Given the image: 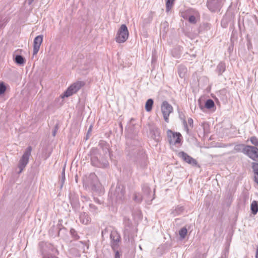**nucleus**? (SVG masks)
Here are the masks:
<instances>
[{
	"instance_id": "obj_7",
	"label": "nucleus",
	"mask_w": 258,
	"mask_h": 258,
	"mask_svg": "<svg viewBox=\"0 0 258 258\" xmlns=\"http://www.w3.org/2000/svg\"><path fill=\"white\" fill-rule=\"evenodd\" d=\"M85 83L83 81H77L72 84L64 92L63 97H68L76 93L81 87L84 86Z\"/></svg>"
},
{
	"instance_id": "obj_9",
	"label": "nucleus",
	"mask_w": 258,
	"mask_h": 258,
	"mask_svg": "<svg viewBox=\"0 0 258 258\" xmlns=\"http://www.w3.org/2000/svg\"><path fill=\"white\" fill-rule=\"evenodd\" d=\"M136 163L140 168L144 169L148 164L147 157L145 152L143 150H138Z\"/></svg>"
},
{
	"instance_id": "obj_8",
	"label": "nucleus",
	"mask_w": 258,
	"mask_h": 258,
	"mask_svg": "<svg viewBox=\"0 0 258 258\" xmlns=\"http://www.w3.org/2000/svg\"><path fill=\"white\" fill-rule=\"evenodd\" d=\"M161 111L163 118L166 122H169V116L170 114L173 112V107L167 101H163L161 106Z\"/></svg>"
},
{
	"instance_id": "obj_34",
	"label": "nucleus",
	"mask_w": 258,
	"mask_h": 258,
	"mask_svg": "<svg viewBox=\"0 0 258 258\" xmlns=\"http://www.w3.org/2000/svg\"><path fill=\"white\" fill-rule=\"evenodd\" d=\"M15 62L19 64H23L24 62L23 57L21 55H17L15 57Z\"/></svg>"
},
{
	"instance_id": "obj_21",
	"label": "nucleus",
	"mask_w": 258,
	"mask_h": 258,
	"mask_svg": "<svg viewBox=\"0 0 258 258\" xmlns=\"http://www.w3.org/2000/svg\"><path fill=\"white\" fill-rule=\"evenodd\" d=\"M179 117L181 120H182L184 128H185V131H186L187 133L188 134L189 132V129L188 128L187 122L185 120V115L182 112H179Z\"/></svg>"
},
{
	"instance_id": "obj_20",
	"label": "nucleus",
	"mask_w": 258,
	"mask_h": 258,
	"mask_svg": "<svg viewBox=\"0 0 258 258\" xmlns=\"http://www.w3.org/2000/svg\"><path fill=\"white\" fill-rule=\"evenodd\" d=\"M187 73V69L185 66H179L178 68V73L179 77L181 78L185 77Z\"/></svg>"
},
{
	"instance_id": "obj_39",
	"label": "nucleus",
	"mask_w": 258,
	"mask_h": 258,
	"mask_svg": "<svg viewBox=\"0 0 258 258\" xmlns=\"http://www.w3.org/2000/svg\"><path fill=\"white\" fill-rule=\"evenodd\" d=\"M183 210L184 208L182 206H177L175 211L177 214H179L183 211Z\"/></svg>"
},
{
	"instance_id": "obj_51",
	"label": "nucleus",
	"mask_w": 258,
	"mask_h": 258,
	"mask_svg": "<svg viewBox=\"0 0 258 258\" xmlns=\"http://www.w3.org/2000/svg\"><path fill=\"white\" fill-rule=\"evenodd\" d=\"M182 17L184 18V19H187V17H185L184 15H183V14L182 15Z\"/></svg>"
},
{
	"instance_id": "obj_4",
	"label": "nucleus",
	"mask_w": 258,
	"mask_h": 258,
	"mask_svg": "<svg viewBox=\"0 0 258 258\" xmlns=\"http://www.w3.org/2000/svg\"><path fill=\"white\" fill-rule=\"evenodd\" d=\"M32 149L31 146L28 147L20 159L18 165V167L19 169L18 171V174H20L28 164Z\"/></svg>"
},
{
	"instance_id": "obj_10",
	"label": "nucleus",
	"mask_w": 258,
	"mask_h": 258,
	"mask_svg": "<svg viewBox=\"0 0 258 258\" xmlns=\"http://www.w3.org/2000/svg\"><path fill=\"white\" fill-rule=\"evenodd\" d=\"M167 134L170 144L176 145L181 143V135L179 133H174L171 130H168Z\"/></svg>"
},
{
	"instance_id": "obj_6",
	"label": "nucleus",
	"mask_w": 258,
	"mask_h": 258,
	"mask_svg": "<svg viewBox=\"0 0 258 258\" xmlns=\"http://www.w3.org/2000/svg\"><path fill=\"white\" fill-rule=\"evenodd\" d=\"M125 187L121 184H118L115 189L111 188V197L115 199L116 201H122L124 197Z\"/></svg>"
},
{
	"instance_id": "obj_41",
	"label": "nucleus",
	"mask_w": 258,
	"mask_h": 258,
	"mask_svg": "<svg viewBox=\"0 0 258 258\" xmlns=\"http://www.w3.org/2000/svg\"><path fill=\"white\" fill-rule=\"evenodd\" d=\"M188 123L189 126H190L192 128L194 127V121L191 118H189L188 119Z\"/></svg>"
},
{
	"instance_id": "obj_52",
	"label": "nucleus",
	"mask_w": 258,
	"mask_h": 258,
	"mask_svg": "<svg viewBox=\"0 0 258 258\" xmlns=\"http://www.w3.org/2000/svg\"><path fill=\"white\" fill-rule=\"evenodd\" d=\"M191 10H188L187 11H188V12L189 13H190V12H191Z\"/></svg>"
},
{
	"instance_id": "obj_36",
	"label": "nucleus",
	"mask_w": 258,
	"mask_h": 258,
	"mask_svg": "<svg viewBox=\"0 0 258 258\" xmlns=\"http://www.w3.org/2000/svg\"><path fill=\"white\" fill-rule=\"evenodd\" d=\"M143 191L146 195H149L151 192V189L147 185H144L143 186Z\"/></svg>"
},
{
	"instance_id": "obj_15",
	"label": "nucleus",
	"mask_w": 258,
	"mask_h": 258,
	"mask_svg": "<svg viewBox=\"0 0 258 258\" xmlns=\"http://www.w3.org/2000/svg\"><path fill=\"white\" fill-rule=\"evenodd\" d=\"M99 146L104 152V156L107 157V155L111 158V152L109 150V144L104 141H100L99 143Z\"/></svg>"
},
{
	"instance_id": "obj_32",
	"label": "nucleus",
	"mask_w": 258,
	"mask_h": 258,
	"mask_svg": "<svg viewBox=\"0 0 258 258\" xmlns=\"http://www.w3.org/2000/svg\"><path fill=\"white\" fill-rule=\"evenodd\" d=\"M64 172H65V167H64L62 169L61 176L60 178V182H61V185H60L61 188L62 187L63 183L64 182V181H65V173Z\"/></svg>"
},
{
	"instance_id": "obj_46",
	"label": "nucleus",
	"mask_w": 258,
	"mask_h": 258,
	"mask_svg": "<svg viewBox=\"0 0 258 258\" xmlns=\"http://www.w3.org/2000/svg\"><path fill=\"white\" fill-rule=\"evenodd\" d=\"M94 201L95 202L100 204L99 200L97 198H94Z\"/></svg>"
},
{
	"instance_id": "obj_11",
	"label": "nucleus",
	"mask_w": 258,
	"mask_h": 258,
	"mask_svg": "<svg viewBox=\"0 0 258 258\" xmlns=\"http://www.w3.org/2000/svg\"><path fill=\"white\" fill-rule=\"evenodd\" d=\"M247 148L244 154L253 161L258 162L257 147L248 145Z\"/></svg>"
},
{
	"instance_id": "obj_31",
	"label": "nucleus",
	"mask_w": 258,
	"mask_h": 258,
	"mask_svg": "<svg viewBox=\"0 0 258 258\" xmlns=\"http://www.w3.org/2000/svg\"><path fill=\"white\" fill-rule=\"evenodd\" d=\"M70 234L75 240H78L80 238V236L78 235L77 231L73 228L71 229Z\"/></svg>"
},
{
	"instance_id": "obj_35",
	"label": "nucleus",
	"mask_w": 258,
	"mask_h": 258,
	"mask_svg": "<svg viewBox=\"0 0 258 258\" xmlns=\"http://www.w3.org/2000/svg\"><path fill=\"white\" fill-rule=\"evenodd\" d=\"M250 141L254 146L258 147V139L255 137H252L250 138Z\"/></svg>"
},
{
	"instance_id": "obj_25",
	"label": "nucleus",
	"mask_w": 258,
	"mask_h": 258,
	"mask_svg": "<svg viewBox=\"0 0 258 258\" xmlns=\"http://www.w3.org/2000/svg\"><path fill=\"white\" fill-rule=\"evenodd\" d=\"M187 233V230L185 227H182L179 231V235L181 239H184L186 236Z\"/></svg>"
},
{
	"instance_id": "obj_17",
	"label": "nucleus",
	"mask_w": 258,
	"mask_h": 258,
	"mask_svg": "<svg viewBox=\"0 0 258 258\" xmlns=\"http://www.w3.org/2000/svg\"><path fill=\"white\" fill-rule=\"evenodd\" d=\"M79 218L80 222L85 225L88 224L91 221L90 217L89 216L87 213L84 212H82L80 215Z\"/></svg>"
},
{
	"instance_id": "obj_33",
	"label": "nucleus",
	"mask_w": 258,
	"mask_h": 258,
	"mask_svg": "<svg viewBox=\"0 0 258 258\" xmlns=\"http://www.w3.org/2000/svg\"><path fill=\"white\" fill-rule=\"evenodd\" d=\"M252 169L254 174L258 176V162H252Z\"/></svg>"
},
{
	"instance_id": "obj_38",
	"label": "nucleus",
	"mask_w": 258,
	"mask_h": 258,
	"mask_svg": "<svg viewBox=\"0 0 258 258\" xmlns=\"http://www.w3.org/2000/svg\"><path fill=\"white\" fill-rule=\"evenodd\" d=\"M111 248L112 250L114 251L116 250H118L117 248L118 247V242H111Z\"/></svg>"
},
{
	"instance_id": "obj_13",
	"label": "nucleus",
	"mask_w": 258,
	"mask_h": 258,
	"mask_svg": "<svg viewBox=\"0 0 258 258\" xmlns=\"http://www.w3.org/2000/svg\"><path fill=\"white\" fill-rule=\"evenodd\" d=\"M43 41V36L38 35L34 38L33 41V54H36L39 50Z\"/></svg>"
},
{
	"instance_id": "obj_12",
	"label": "nucleus",
	"mask_w": 258,
	"mask_h": 258,
	"mask_svg": "<svg viewBox=\"0 0 258 258\" xmlns=\"http://www.w3.org/2000/svg\"><path fill=\"white\" fill-rule=\"evenodd\" d=\"M178 156L184 162L189 164L195 166H196L198 164V162L196 159H194L183 151L180 152L178 153Z\"/></svg>"
},
{
	"instance_id": "obj_16",
	"label": "nucleus",
	"mask_w": 258,
	"mask_h": 258,
	"mask_svg": "<svg viewBox=\"0 0 258 258\" xmlns=\"http://www.w3.org/2000/svg\"><path fill=\"white\" fill-rule=\"evenodd\" d=\"M70 201L73 208L75 210H78L80 208V203L78 198L75 195L71 194L70 195Z\"/></svg>"
},
{
	"instance_id": "obj_23",
	"label": "nucleus",
	"mask_w": 258,
	"mask_h": 258,
	"mask_svg": "<svg viewBox=\"0 0 258 258\" xmlns=\"http://www.w3.org/2000/svg\"><path fill=\"white\" fill-rule=\"evenodd\" d=\"M153 103L154 100L152 99L147 100L145 104V109L147 112H150L152 110Z\"/></svg>"
},
{
	"instance_id": "obj_43",
	"label": "nucleus",
	"mask_w": 258,
	"mask_h": 258,
	"mask_svg": "<svg viewBox=\"0 0 258 258\" xmlns=\"http://www.w3.org/2000/svg\"><path fill=\"white\" fill-rule=\"evenodd\" d=\"M92 126L91 125L88 130L87 134V138H88V135L90 134V133L91 132V131H92Z\"/></svg>"
},
{
	"instance_id": "obj_29",
	"label": "nucleus",
	"mask_w": 258,
	"mask_h": 258,
	"mask_svg": "<svg viewBox=\"0 0 258 258\" xmlns=\"http://www.w3.org/2000/svg\"><path fill=\"white\" fill-rule=\"evenodd\" d=\"M225 71V66H217L216 71L218 75H221Z\"/></svg>"
},
{
	"instance_id": "obj_24",
	"label": "nucleus",
	"mask_w": 258,
	"mask_h": 258,
	"mask_svg": "<svg viewBox=\"0 0 258 258\" xmlns=\"http://www.w3.org/2000/svg\"><path fill=\"white\" fill-rule=\"evenodd\" d=\"M215 106L214 102L211 99L206 100L205 103V107L207 109H211Z\"/></svg>"
},
{
	"instance_id": "obj_42",
	"label": "nucleus",
	"mask_w": 258,
	"mask_h": 258,
	"mask_svg": "<svg viewBox=\"0 0 258 258\" xmlns=\"http://www.w3.org/2000/svg\"><path fill=\"white\" fill-rule=\"evenodd\" d=\"M115 252V256L114 258H120V254L118 250H116L114 251Z\"/></svg>"
},
{
	"instance_id": "obj_28",
	"label": "nucleus",
	"mask_w": 258,
	"mask_h": 258,
	"mask_svg": "<svg viewBox=\"0 0 258 258\" xmlns=\"http://www.w3.org/2000/svg\"><path fill=\"white\" fill-rule=\"evenodd\" d=\"M199 17V14L198 13H195V15H191L189 17L188 21L190 23L192 24H195L197 22L196 17Z\"/></svg>"
},
{
	"instance_id": "obj_53",
	"label": "nucleus",
	"mask_w": 258,
	"mask_h": 258,
	"mask_svg": "<svg viewBox=\"0 0 258 258\" xmlns=\"http://www.w3.org/2000/svg\"><path fill=\"white\" fill-rule=\"evenodd\" d=\"M84 198L85 199H87V198L86 197H84Z\"/></svg>"
},
{
	"instance_id": "obj_37",
	"label": "nucleus",
	"mask_w": 258,
	"mask_h": 258,
	"mask_svg": "<svg viewBox=\"0 0 258 258\" xmlns=\"http://www.w3.org/2000/svg\"><path fill=\"white\" fill-rule=\"evenodd\" d=\"M6 90V87L4 83H0V94H4Z\"/></svg>"
},
{
	"instance_id": "obj_50",
	"label": "nucleus",
	"mask_w": 258,
	"mask_h": 258,
	"mask_svg": "<svg viewBox=\"0 0 258 258\" xmlns=\"http://www.w3.org/2000/svg\"><path fill=\"white\" fill-rule=\"evenodd\" d=\"M87 72H84H84H82V74L83 75H85V74H87Z\"/></svg>"
},
{
	"instance_id": "obj_22",
	"label": "nucleus",
	"mask_w": 258,
	"mask_h": 258,
	"mask_svg": "<svg viewBox=\"0 0 258 258\" xmlns=\"http://www.w3.org/2000/svg\"><path fill=\"white\" fill-rule=\"evenodd\" d=\"M250 210L253 215H255L258 212V202L253 201L250 205Z\"/></svg>"
},
{
	"instance_id": "obj_18",
	"label": "nucleus",
	"mask_w": 258,
	"mask_h": 258,
	"mask_svg": "<svg viewBox=\"0 0 258 258\" xmlns=\"http://www.w3.org/2000/svg\"><path fill=\"white\" fill-rule=\"evenodd\" d=\"M248 145H245L244 144H237L234 147V150L236 152H242L245 154L246 150L247 149V147Z\"/></svg>"
},
{
	"instance_id": "obj_47",
	"label": "nucleus",
	"mask_w": 258,
	"mask_h": 258,
	"mask_svg": "<svg viewBox=\"0 0 258 258\" xmlns=\"http://www.w3.org/2000/svg\"><path fill=\"white\" fill-rule=\"evenodd\" d=\"M126 150L127 151H128L129 152H132V150H130V148H128V149H127V148H126ZM132 153V154H134V153H135V152Z\"/></svg>"
},
{
	"instance_id": "obj_26",
	"label": "nucleus",
	"mask_w": 258,
	"mask_h": 258,
	"mask_svg": "<svg viewBox=\"0 0 258 258\" xmlns=\"http://www.w3.org/2000/svg\"><path fill=\"white\" fill-rule=\"evenodd\" d=\"M175 0H166V11L169 12L172 9Z\"/></svg>"
},
{
	"instance_id": "obj_49",
	"label": "nucleus",
	"mask_w": 258,
	"mask_h": 258,
	"mask_svg": "<svg viewBox=\"0 0 258 258\" xmlns=\"http://www.w3.org/2000/svg\"><path fill=\"white\" fill-rule=\"evenodd\" d=\"M75 180H76V182H78V176L77 175L75 176Z\"/></svg>"
},
{
	"instance_id": "obj_45",
	"label": "nucleus",
	"mask_w": 258,
	"mask_h": 258,
	"mask_svg": "<svg viewBox=\"0 0 258 258\" xmlns=\"http://www.w3.org/2000/svg\"><path fill=\"white\" fill-rule=\"evenodd\" d=\"M255 258H258V246L256 248V253H255Z\"/></svg>"
},
{
	"instance_id": "obj_30",
	"label": "nucleus",
	"mask_w": 258,
	"mask_h": 258,
	"mask_svg": "<svg viewBox=\"0 0 258 258\" xmlns=\"http://www.w3.org/2000/svg\"><path fill=\"white\" fill-rule=\"evenodd\" d=\"M133 199L135 202L138 203H141L143 200L142 196L140 194H135Z\"/></svg>"
},
{
	"instance_id": "obj_40",
	"label": "nucleus",
	"mask_w": 258,
	"mask_h": 258,
	"mask_svg": "<svg viewBox=\"0 0 258 258\" xmlns=\"http://www.w3.org/2000/svg\"><path fill=\"white\" fill-rule=\"evenodd\" d=\"M59 125L58 123H56L53 128V132H52V136L53 137H55L56 133L58 130Z\"/></svg>"
},
{
	"instance_id": "obj_14",
	"label": "nucleus",
	"mask_w": 258,
	"mask_h": 258,
	"mask_svg": "<svg viewBox=\"0 0 258 258\" xmlns=\"http://www.w3.org/2000/svg\"><path fill=\"white\" fill-rule=\"evenodd\" d=\"M150 132L151 138L157 143L160 141V130L156 126H152L150 127Z\"/></svg>"
},
{
	"instance_id": "obj_48",
	"label": "nucleus",
	"mask_w": 258,
	"mask_h": 258,
	"mask_svg": "<svg viewBox=\"0 0 258 258\" xmlns=\"http://www.w3.org/2000/svg\"><path fill=\"white\" fill-rule=\"evenodd\" d=\"M119 126H120V127L121 128V131H122L123 127H122V123L121 122H120V123H119Z\"/></svg>"
},
{
	"instance_id": "obj_2",
	"label": "nucleus",
	"mask_w": 258,
	"mask_h": 258,
	"mask_svg": "<svg viewBox=\"0 0 258 258\" xmlns=\"http://www.w3.org/2000/svg\"><path fill=\"white\" fill-rule=\"evenodd\" d=\"M84 186L88 187L93 192L100 194L101 193V185L99 181L97 176L94 173H91L84 181Z\"/></svg>"
},
{
	"instance_id": "obj_3",
	"label": "nucleus",
	"mask_w": 258,
	"mask_h": 258,
	"mask_svg": "<svg viewBox=\"0 0 258 258\" xmlns=\"http://www.w3.org/2000/svg\"><path fill=\"white\" fill-rule=\"evenodd\" d=\"M124 231L123 234L125 240L130 241L133 239L137 232V229L133 225L132 221L127 217L123 218Z\"/></svg>"
},
{
	"instance_id": "obj_1",
	"label": "nucleus",
	"mask_w": 258,
	"mask_h": 258,
	"mask_svg": "<svg viewBox=\"0 0 258 258\" xmlns=\"http://www.w3.org/2000/svg\"><path fill=\"white\" fill-rule=\"evenodd\" d=\"M89 155L90 156L91 165L98 168H106L109 167V163L107 157H101V154L97 148H92Z\"/></svg>"
},
{
	"instance_id": "obj_5",
	"label": "nucleus",
	"mask_w": 258,
	"mask_h": 258,
	"mask_svg": "<svg viewBox=\"0 0 258 258\" xmlns=\"http://www.w3.org/2000/svg\"><path fill=\"white\" fill-rule=\"evenodd\" d=\"M129 32L126 26L122 24L118 30L115 40L117 43H121L125 42L128 38Z\"/></svg>"
},
{
	"instance_id": "obj_27",
	"label": "nucleus",
	"mask_w": 258,
	"mask_h": 258,
	"mask_svg": "<svg viewBox=\"0 0 258 258\" xmlns=\"http://www.w3.org/2000/svg\"><path fill=\"white\" fill-rule=\"evenodd\" d=\"M89 210L91 212H92L93 214H96L98 213V208L92 204H90L89 205Z\"/></svg>"
},
{
	"instance_id": "obj_44",
	"label": "nucleus",
	"mask_w": 258,
	"mask_h": 258,
	"mask_svg": "<svg viewBox=\"0 0 258 258\" xmlns=\"http://www.w3.org/2000/svg\"><path fill=\"white\" fill-rule=\"evenodd\" d=\"M254 181L258 184V177L256 176L254 177Z\"/></svg>"
},
{
	"instance_id": "obj_19",
	"label": "nucleus",
	"mask_w": 258,
	"mask_h": 258,
	"mask_svg": "<svg viewBox=\"0 0 258 258\" xmlns=\"http://www.w3.org/2000/svg\"><path fill=\"white\" fill-rule=\"evenodd\" d=\"M111 242H119L120 240V236L116 231H112L110 234Z\"/></svg>"
}]
</instances>
